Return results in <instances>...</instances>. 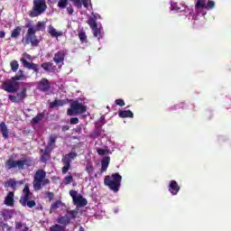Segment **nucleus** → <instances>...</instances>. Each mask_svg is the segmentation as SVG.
I'll return each instance as SVG.
<instances>
[{
    "instance_id": "1",
    "label": "nucleus",
    "mask_w": 231,
    "mask_h": 231,
    "mask_svg": "<svg viewBox=\"0 0 231 231\" xmlns=\"http://www.w3.org/2000/svg\"><path fill=\"white\" fill-rule=\"evenodd\" d=\"M24 165H26V167H33V165H35V162H33L32 157H27L18 161L14 160V158H9L5 163V167L7 171H11V169H20V171H23L24 169Z\"/></svg>"
},
{
    "instance_id": "2",
    "label": "nucleus",
    "mask_w": 231,
    "mask_h": 231,
    "mask_svg": "<svg viewBox=\"0 0 231 231\" xmlns=\"http://www.w3.org/2000/svg\"><path fill=\"white\" fill-rule=\"evenodd\" d=\"M26 76L23 70H19L18 74L12 78L13 81H5L2 85V89L7 91V93H17L19 89V83L15 82L17 80H24Z\"/></svg>"
},
{
    "instance_id": "3",
    "label": "nucleus",
    "mask_w": 231,
    "mask_h": 231,
    "mask_svg": "<svg viewBox=\"0 0 231 231\" xmlns=\"http://www.w3.org/2000/svg\"><path fill=\"white\" fill-rule=\"evenodd\" d=\"M50 179L46 178V172L44 170H38L34 173L32 186L35 192L41 190L46 185H50Z\"/></svg>"
},
{
    "instance_id": "4",
    "label": "nucleus",
    "mask_w": 231,
    "mask_h": 231,
    "mask_svg": "<svg viewBox=\"0 0 231 231\" xmlns=\"http://www.w3.org/2000/svg\"><path fill=\"white\" fill-rule=\"evenodd\" d=\"M104 185L113 192H118L122 185V175L120 173H113L111 176L106 175L104 179Z\"/></svg>"
},
{
    "instance_id": "5",
    "label": "nucleus",
    "mask_w": 231,
    "mask_h": 231,
    "mask_svg": "<svg viewBox=\"0 0 231 231\" xmlns=\"http://www.w3.org/2000/svg\"><path fill=\"white\" fill-rule=\"evenodd\" d=\"M23 194L20 198V205L22 207H28V208H33V207L37 206V202L35 200H30L33 199V193L30 191V186L28 184H25L23 189Z\"/></svg>"
},
{
    "instance_id": "6",
    "label": "nucleus",
    "mask_w": 231,
    "mask_h": 231,
    "mask_svg": "<svg viewBox=\"0 0 231 231\" xmlns=\"http://www.w3.org/2000/svg\"><path fill=\"white\" fill-rule=\"evenodd\" d=\"M46 10H48L46 0H33L32 8L29 12V15L31 17H39V15H42Z\"/></svg>"
},
{
    "instance_id": "7",
    "label": "nucleus",
    "mask_w": 231,
    "mask_h": 231,
    "mask_svg": "<svg viewBox=\"0 0 231 231\" xmlns=\"http://www.w3.org/2000/svg\"><path fill=\"white\" fill-rule=\"evenodd\" d=\"M35 33H37L35 28L29 27L25 37L22 39L23 44H24V46H28V44H31V46L32 47L39 46L41 41L39 40V38H37V35Z\"/></svg>"
},
{
    "instance_id": "8",
    "label": "nucleus",
    "mask_w": 231,
    "mask_h": 231,
    "mask_svg": "<svg viewBox=\"0 0 231 231\" xmlns=\"http://www.w3.org/2000/svg\"><path fill=\"white\" fill-rule=\"evenodd\" d=\"M88 107L82 103H79V100L72 101L70 103V107L67 110V115L69 116H73V115H82L86 113Z\"/></svg>"
},
{
    "instance_id": "9",
    "label": "nucleus",
    "mask_w": 231,
    "mask_h": 231,
    "mask_svg": "<svg viewBox=\"0 0 231 231\" xmlns=\"http://www.w3.org/2000/svg\"><path fill=\"white\" fill-rule=\"evenodd\" d=\"M77 156H79V154H77V152H71L66 154L62 158V163L64 165L61 170L62 174H67L68 171H69V169H71V161L75 160V158H77Z\"/></svg>"
},
{
    "instance_id": "10",
    "label": "nucleus",
    "mask_w": 231,
    "mask_h": 231,
    "mask_svg": "<svg viewBox=\"0 0 231 231\" xmlns=\"http://www.w3.org/2000/svg\"><path fill=\"white\" fill-rule=\"evenodd\" d=\"M87 23L91 28L94 37H97L98 39H100V35H102V30L98 28V23H97V20H95V18H89Z\"/></svg>"
},
{
    "instance_id": "11",
    "label": "nucleus",
    "mask_w": 231,
    "mask_h": 231,
    "mask_svg": "<svg viewBox=\"0 0 231 231\" xmlns=\"http://www.w3.org/2000/svg\"><path fill=\"white\" fill-rule=\"evenodd\" d=\"M66 55H68V50H60L58 51L53 57V62L57 64V66H64V60L66 59Z\"/></svg>"
},
{
    "instance_id": "12",
    "label": "nucleus",
    "mask_w": 231,
    "mask_h": 231,
    "mask_svg": "<svg viewBox=\"0 0 231 231\" xmlns=\"http://www.w3.org/2000/svg\"><path fill=\"white\" fill-rule=\"evenodd\" d=\"M26 88H23L20 93H17L16 96L9 95L8 98L11 102H14L16 104H20V102H24V98L28 97L26 94Z\"/></svg>"
},
{
    "instance_id": "13",
    "label": "nucleus",
    "mask_w": 231,
    "mask_h": 231,
    "mask_svg": "<svg viewBox=\"0 0 231 231\" xmlns=\"http://www.w3.org/2000/svg\"><path fill=\"white\" fill-rule=\"evenodd\" d=\"M51 88V84L46 78H42L39 82H38V87L37 89L39 91H42V93H46V91H50V88Z\"/></svg>"
},
{
    "instance_id": "14",
    "label": "nucleus",
    "mask_w": 231,
    "mask_h": 231,
    "mask_svg": "<svg viewBox=\"0 0 231 231\" xmlns=\"http://www.w3.org/2000/svg\"><path fill=\"white\" fill-rule=\"evenodd\" d=\"M14 197L15 193L14 191H9L5 198L4 204L6 205V207H14L15 205Z\"/></svg>"
},
{
    "instance_id": "15",
    "label": "nucleus",
    "mask_w": 231,
    "mask_h": 231,
    "mask_svg": "<svg viewBox=\"0 0 231 231\" xmlns=\"http://www.w3.org/2000/svg\"><path fill=\"white\" fill-rule=\"evenodd\" d=\"M21 62L23 64V68H27V69H32L34 73H39V65L35 63H31L26 60L24 58L21 59Z\"/></svg>"
},
{
    "instance_id": "16",
    "label": "nucleus",
    "mask_w": 231,
    "mask_h": 231,
    "mask_svg": "<svg viewBox=\"0 0 231 231\" xmlns=\"http://www.w3.org/2000/svg\"><path fill=\"white\" fill-rule=\"evenodd\" d=\"M180 185L176 180H171L168 186V190L172 196H176L180 192Z\"/></svg>"
},
{
    "instance_id": "17",
    "label": "nucleus",
    "mask_w": 231,
    "mask_h": 231,
    "mask_svg": "<svg viewBox=\"0 0 231 231\" xmlns=\"http://www.w3.org/2000/svg\"><path fill=\"white\" fill-rule=\"evenodd\" d=\"M71 3L78 8L79 10L82 9V5L84 8H89V3H91V0H70Z\"/></svg>"
},
{
    "instance_id": "18",
    "label": "nucleus",
    "mask_w": 231,
    "mask_h": 231,
    "mask_svg": "<svg viewBox=\"0 0 231 231\" xmlns=\"http://www.w3.org/2000/svg\"><path fill=\"white\" fill-rule=\"evenodd\" d=\"M51 149L50 147H45L44 150H41V152H42V155L41 156V162L42 163H46L48 160H50V156L51 154Z\"/></svg>"
},
{
    "instance_id": "19",
    "label": "nucleus",
    "mask_w": 231,
    "mask_h": 231,
    "mask_svg": "<svg viewBox=\"0 0 231 231\" xmlns=\"http://www.w3.org/2000/svg\"><path fill=\"white\" fill-rule=\"evenodd\" d=\"M66 104H68V102H66V100L56 99V100L49 103V107H51V109H55V107H62L63 106H66Z\"/></svg>"
},
{
    "instance_id": "20",
    "label": "nucleus",
    "mask_w": 231,
    "mask_h": 231,
    "mask_svg": "<svg viewBox=\"0 0 231 231\" xmlns=\"http://www.w3.org/2000/svg\"><path fill=\"white\" fill-rule=\"evenodd\" d=\"M0 216L4 218V221H8L14 217V210L12 209H3L0 213Z\"/></svg>"
},
{
    "instance_id": "21",
    "label": "nucleus",
    "mask_w": 231,
    "mask_h": 231,
    "mask_svg": "<svg viewBox=\"0 0 231 231\" xmlns=\"http://www.w3.org/2000/svg\"><path fill=\"white\" fill-rule=\"evenodd\" d=\"M57 223L62 225L61 226H66L67 225H71V219L69 216L65 215L57 218Z\"/></svg>"
},
{
    "instance_id": "22",
    "label": "nucleus",
    "mask_w": 231,
    "mask_h": 231,
    "mask_svg": "<svg viewBox=\"0 0 231 231\" xmlns=\"http://www.w3.org/2000/svg\"><path fill=\"white\" fill-rule=\"evenodd\" d=\"M74 205H77V207H86L88 205V199H84L82 195H79L78 198L73 200Z\"/></svg>"
},
{
    "instance_id": "23",
    "label": "nucleus",
    "mask_w": 231,
    "mask_h": 231,
    "mask_svg": "<svg viewBox=\"0 0 231 231\" xmlns=\"http://www.w3.org/2000/svg\"><path fill=\"white\" fill-rule=\"evenodd\" d=\"M111 162V157L106 156L101 160V172H106L107 171V167H109V163Z\"/></svg>"
},
{
    "instance_id": "24",
    "label": "nucleus",
    "mask_w": 231,
    "mask_h": 231,
    "mask_svg": "<svg viewBox=\"0 0 231 231\" xmlns=\"http://www.w3.org/2000/svg\"><path fill=\"white\" fill-rule=\"evenodd\" d=\"M0 133L2 134L5 140H8V126H6L5 122L0 123Z\"/></svg>"
},
{
    "instance_id": "25",
    "label": "nucleus",
    "mask_w": 231,
    "mask_h": 231,
    "mask_svg": "<svg viewBox=\"0 0 231 231\" xmlns=\"http://www.w3.org/2000/svg\"><path fill=\"white\" fill-rule=\"evenodd\" d=\"M57 138H59V135L51 134L46 147H49V149L53 151V147H55V142H57Z\"/></svg>"
},
{
    "instance_id": "26",
    "label": "nucleus",
    "mask_w": 231,
    "mask_h": 231,
    "mask_svg": "<svg viewBox=\"0 0 231 231\" xmlns=\"http://www.w3.org/2000/svg\"><path fill=\"white\" fill-rule=\"evenodd\" d=\"M120 118H133L134 114L131 110H121L118 113Z\"/></svg>"
},
{
    "instance_id": "27",
    "label": "nucleus",
    "mask_w": 231,
    "mask_h": 231,
    "mask_svg": "<svg viewBox=\"0 0 231 231\" xmlns=\"http://www.w3.org/2000/svg\"><path fill=\"white\" fill-rule=\"evenodd\" d=\"M21 32H23V27L16 26L11 32V39H19Z\"/></svg>"
},
{
    "instance_id": "28",
    "label": "nucleus",
    "mask_w": 231,
    "mask_h": 231,
    "mask_svg": "<svg viewBox=\"0 0 231 231\" xmlns=\"http://www.w3.org/2000/svg\"><path fill=\"white\" fill-rule=\"evenodd\" d=\"M48 33L51 37H61L62 33L60 32H57V29L53 27L52 25H50L48 28Z\"/></svg>"
},
{
    "instance_id": "29",
    "label": "nucleus",
    "mask_w": 231,
    "mask_h": 231,
    "mask_svg": "<svg viewBox=\"0 0 231 231\" xmlns=\"http://www.w3.org/2000/svg\"><path fill=\"white\" fill-rule=\"evenodd\" d=\"M195 8L201 9V10H206L207 9V0H198L197 3L195 4Z\"/></svg>"
},
{
    "instance_id": "30",
    "label": "nucleus",
    "mask_w": 231,
    "mask_h": 231,
    "mask_svg": "<svg viewBox=\"0 0 231 231\" xmlns=\"http://www.w3.org/2000/svg\"><path fill=\"white\" fill-rule=\"evenodd\" d=\"M15 230L17 231H28L30 228L26 224H23L22 222H15Z\"/></svg>"
},
{
    "instance_id": "31",
    "label": "nucleus",
    "mask_w": 231,
    "mask_h": 231,
    "mask_svg": "<svg viewBox=\"0 0 231 231\" xmlns=\"http://www.w3.org/2000/svg\"><path fill=\"white\" fill-rule=\"evenodd\" d=\"M41 68L44 69V71L50 72L51 71V68H53V63L47 61L41 64Z\"/></svg>"
},
{
    "instance_id": "32",
    "label": "nucleus",
    "mask_w": 231,
    "mask_h": 231,
    "mask_svg": "<svg viewBox=\"0 0 231 231\" xmlns=\"http://www.w3.org/2000/svg\"><path fill=\"white\" fill-rule=\"evenodd\" d=\"M67 216H69V219H77L79 217V210L73 209L67 211Z\"/></svg>"
},
{
    "instance_id": "33",
    "label": "nucleus",
    "mask_w": 231,
    "mask_h": 231,
    "mask_svg": "<svg viewBox=\"0 0 231 231\" xmlns=\"http://www.w3.org/2000/svg\"><path fill=\"white\" fill-rule=\"evenodd\" d=\"M79 39L80 42H88V35H86V32L84 31H79L78 33Z\"/></svg>"
},
{
    "instance_id": "34",
    "label": "nucleus",
    "mask_w": 231,
    "mask_h": 231,
    "mask_svg": "<svg viewBox=\"0 0 231 231\" xmlns=\"http://www.w3.org/2000/svg\"><path fill=\"white\" fill-rule=\"evenodd\" d=\"M42 118H44V112H42V113L38 114L36 116H34L32 119V124H39L41 122V120H42Z\"/></svg>"
},
{
    "instance_id": "35",
    "label": "nucleus",
    "mask_w": 231,
    "mask_h": 231,
    "mask_svg": "<svg viewBox=\"0 0 231 231\" xmlns=\"http://www.w3.org/2000/svg\"><path fill=\"white\" fill-rule=\"evenodd\" d=\"M85 171L89 176H91L95 171V167H93V164L91 162H88Z\"/></svg>"
},
{
    "instance_id": "36",
    "label": "nucleus",
    "mask_w": 231,
    "mask_h": 231,
    "mask_svg": "<svg viewBox=\"0 0 231 231\" xmlns=\"http://www.w3.org/2000/svg\"><path fill=\"white\" fill-rule=\"evenodd\" d=\"M51 231H66V226L56 224L51 227Z\"/></svg>"
},
{
    "instance_id": "37",
    "label": "nucleus",
    "mask_w": 231,
    "mask_h": 231,
    "mask_svg": "<svg viewBox=\"0 0 231 231\" xmlns=\"http://www.w3.org/2000/svg\"><path fill=\"white\" fill-rule=\"evenodd\" d=\"M66 6H68V0H59L58 8H60V10H64Z\"/></svg>"
},
{
    "instance_id": "38",
    "label": "nucleus",
    "mask_w": 231,
    "mask_h": 231,
    "mask_svg": "<svg viewBox=\"0 0 231 231\" xmlns=\"http://www.w3.org/2000/svg\"><path fill=\"white\" fill-rule=\"evenodd\" d=\"M216 6V3L212 0L206 2V10H212Z\"/></svg>"
},
{
    "instance_id": "39",
    "label": "nucleus",
    "mask_w": 231,
    "mask_h": 231,
    "mask_svg": "<svg viewBox=\"0 0 231 231\" xmlns=\"http://www.w3.org/2000/svg\"><path fill=\"white\" fill-rule=\"evenodd\" d=\"M72 181H73V175H68L63 180L64 185H71Z\"/></svg>"
},
{
    "instance_id": "40",
    "label": "nucleus",
    "mask_w": 231,
    "mask_h": 231,
    "mask_svg": "<svg viewBox=\"0 0 231 231\" xmlns=\"http://www.w3.org/2000/svg\"><path fill=\"white\" fill-rule=\"evenodd\" d=\"M60 205H62V202L60 200H57L55 203L51 204V212H53V210H57V208H60Z\"/></svg>"
},
{
    "instance_id": "41",
    "label": "nucleus",
    "mask_w": 231,
    "mask_h": 231,
    "mask_svg": "<svg viewBox=\"0 0 231 231\" xmlns=\"http://www.w3.org/2000/svg\"><path fill=\"white\" fill-rule=\"evenodd\" d=\"M11 66V69L12 71H17V69H19V63L17 62V60H13L10 63Z\"/></svg>"
},
{
    "instance_id": "42",
    "label": "nucleus",
    "mask_w": 231,
    "mask_h": 231,
    "mask_svg": "<svg viewBox=\"0 0 231 231\" xmlns=\"http://www.w3.org/2000/svg\"><path fill=\"white\" fill-rule=\"evenodd\" d=\"M45 28H46V25L44 24V23H42V22H38V23H37V25H36L35 31H36V32H41V31H42V30H45Z\"/></svg>"
},
{
    "instance_id": "43",
    "label": "nucleus",
    "mask_w": 231,
    "mask_h": 231,
    "mask_svg": "<svg viewBox=\"0 0 231 231\" xmlns=\"http://www.w3.org/2000/svg\"><path fill=\"white\" fill-rule=\"evenodd\" d=\"M7 186L11 187V189H15L17 187V181L14 179H10L7 181Z\"/></svg>"
},
{
    "instance_id": "44",
    "label": "nucleus",
    "mask_w": 231,
    "mask_h": 231,
    "mask_svg": "<svg viewBox=\"0 0 231 231\" xmlns=\"http://www.w3.org/2000/svg\"><path fill=\"white\" fill-rule=\"evenodd\" d=\"M69 196L72 198L73 201L79 198V193L77 190L71 189L69 190Z\"/></svg>"
},
{
    "instance_id": "45",
    "label": "nucleus",
    "mask_w": 231,
    "mask_h": 231,
    "mask_svg": "<svg viewBox=\"0 0 231 231\" xmlns=\"http://www.w3.org/2000/svg\"><path fill=\"white\" fill-rule=\"evenodd\" d=\"M115 104H116V106H120V107H124V106H125V101H124V99H116Z\"/></svg>"
},
{
    "instance_id": "46",
    "label": "nucleus",
    "mask_w": 231,
    "mask_h": 231,
    "mask_svg": "<svg viewBox=\"0 0 231 231\" xmlns=\"http://www.w3.org/2000/svg\"><path fill=\"white\" fill-rule=\"evenodd\" d=\"M97 154H99V156H104V155L107 154V151H106L102 148H98L97 150Z\"/></svg>"
},
{
    "instance_id": "47",
    "label": "nucleus",
    "mask_w": 231,
    "mask_h": 231,
    "mask_svg": "<svg viewBox=\"0 0 231 231\" xmlns=\"http://www.w3.org/2000/svg\"><path fill=\"white\" fill-rule=\"evenodd\" d=\"M171 10H174L175 12H180V7L178 6L177 3L171 4Z\"/></svg>"
},
{
    "instance_id": "48",
    "label": "nucleus",
    "mask_w": 231,
    "mask_h": 231,
    "mask_svg": "<svg viewBox=\"0 0 231 231\" xmlns=\"http://www.w3.org/2000/svg\"><path fill=\"white\" fill-rule=\"evenodd\" d=\"M70 124H71L72 125H75L79 124V118H78V117H72V118H70Z\"/></svg>"
},
{
    "instance_id": "49",
    "label": "nucleus",
    "mask_w": 231,
    "mask_h": 231,
    "mask_svg": "<svg viewBox=\"0 0 231 231\" xmlns=\"http://www.w3.org/2000/svg\"><path fill=\"white\" fill-rule=\"evenodd\" d=\"M67 12L69 15H73L75 10H73V7L69 5V7H67Z\"/></svg>"
},
{
    "instance_id": "50",
    "label": "nucleus",
    "mask_w": 231,
    "mask_h": 231,
    "mask_svg": "<svg viewBox=\"0 0 231 231\" xmlns=\"http://www.w3.org/2000/svg\"><path fill=\"white\" fill-rule=\"evenodd\" d=\"M61 131H62L63 133H66V131H69V126H68V125H63V126L61 127Z\"/></svg>"
},
{
    "instance_id": "51",
    "label": "nucleus",
    "mask_w": 231,
    "mask_h": 231,
    "mask_svg": "<svg viewBox=\"0 0 231 231\" xmlns=\"http://www.w3.org/2000/svg\"><path fill=\"white\" fill-rule=\"evenodd\" d=\"M6 37V32L5 31H0V39H5Z\"/></svg>"
},
{
    "instance_id": "52",
    "label": "nucleus",
    "mask_w": 231,
    "mask_h": 231,
    "mask_svg": "<svg viewBox=\"0 0 231 231\" xmlns=\"http://www.w3.org/2000/svg\"><path fill=\"white\" fill-rule=\"evenodd\" d=\"M47 196H48V198H49V199H53V197H54V194H53V192H48L47 193Z\"/></svg>"
},
{
    "instance_id": "53",
    "label": "nucleus",
    "mask_w": 231,
    "mask_h": 231,
    "mask_svg": "<svg viewBox=\"0 0 231 231\" xmlns=\"http://www.w3.org/2000/svg\"><path fill=\"white\" fill-rule=\"evenodd\" d=\"M79 231H84V227L79 226Z\"/></svg>"
},
{
    "instance_id": "54",
    "label": "nucleus",
    "mask_w": 231,
    "mask_h": 231,
    "mask_svg": "<svg viewBox=\"0 0 231 231\" xmlns=\"http://www.w3.org/2000/svg\"><path fill=\"white\" fill-rule=\"evenodd\" d=\"M97 175L96 174V175H95V178H97Z\"/></svg>"
}]
</instances>
